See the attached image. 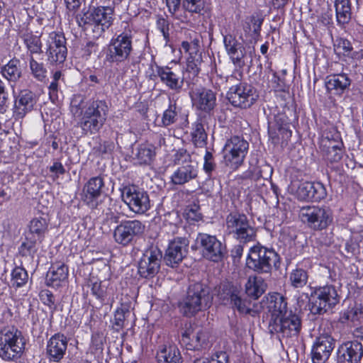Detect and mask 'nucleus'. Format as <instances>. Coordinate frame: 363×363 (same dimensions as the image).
Instances as JSON below:
<instances>
[{
	"label": "nucleus",
	"instance_id": "f257e3e1",
	"mask_svg": "<svg viewBox=\"0 0 363 363\" xmlns=\"http://www.w3.org/2000/svg\"><path fill=\"white\" fill-rule=\"evenodd\" d=\"M134 32L133 28L125 23L123 30H118L111 38L108 44L101 50L103 66L109 69L106 74L108 80L114 72L126 65L134 51Z\"/></svg>",
	"mask_w": 363,
	"mask_h": 363
},
{
	"label": "nucleus",
	"instance_id": "f03ea898",
	"mask_svg": "<svg viewBox=\"0 0 363 363\" xmlns=\"http://www.w3.org/2000/svg\"><path fill=\"white\" fill-rule=\"evenodd\" d=\"M49 220L41 216L33 218L23 233V240L18 247V254L22 257L33 259L38 253L40 245L49 233Z\"/></svg>",
	"mask_w": 363,
	"mask_h": 363
},
{
	"label": "nucleus",
	"instance_id": "7ed1b4c3",
	"mask_svg": "<svg viewBox=\"0 0 363 363\" xmlns=\"http://www.w3.org/2000/svg\"><path fill=\"white\" fill-rule=\"evenodd\" d=\"M108 113L106 100L91 99L82 111L80 126L86 134H96L104 125Z\"/></svg>",
	"mask_w": 363,
	"mask_h": 363
},
{
	"label": "nucleus",
	"instance_id": "20e7f679",
	"mask_svg": "<svg viewBox=\"0 0 363 363\" xmlns=\"http://www.w3.org/2000/svg\"><path fill=\"white\" fill-rule=\"evenodd\" d=\"M26 347L23 333L16 326H6L0 330V357L6 362L17 361Z\"/></svg>",
	"mask_w": 363,
	"mask_h": 363
},
{
	"label": "nucleus",
	"instance_id": "39448f33",
	"mask_svg": "<svg viewBox=\"0 0 363 363\" xmlns=\"http://www.w3.org/2000/svg\"><path fill=\"white\" fill-rule=\"evenodd\" d=\"M113 9L108 6H97L91 9L85 18L81 17L79 20L77 16V19L79 26H92L93 37L99 38L113 25Z\"/></svg>",
	"mask_w": 363,
	"mask_h": 363
},
{
	"label": "nucleus",
	"instance_id": "423d86ee",
	"mask_svg": "<svg viewBox=\"0 0 363 363\" xmlns=\"http://www.w3.org/2000/svg\"><path fill=\"white\" fill-rule=\"evenodd\" d=\"M212 299L208 286L201 282L191 284L182 307L184 315L187 317L194 316L203 307H210Z\"/></svg>",
	"mask_w": 363,
	"mask_h": 363
},
{
	"label": "nucleus",
	"instance_id": "0eeeda50",
	"mask_svg": "<svg viewBox=\"0 0 363 363\" xmlns=\"http://www.w3.org/2000/svg\"><path fill=\"white\" fill-rule=\"evenodd\" d=\"M277 260L278 254L274 250L257 244L250 248L245 265L258 274L269 273Z\"/></svg>",
	"mask_w": 363,
	"mask_h": 363
},
{
	"label": "nucleus",
	"instance_id": "6e6552de",
	"mask_svg": "<svg viewBox=\"0 0 363 363\" xmlns=\"http://www.w3.org/2000/svg\"><path fill=\"white\" fill-rule=\"evenodd\" d=\"M228 233L240 242L248 243L256 240L257 231L242 213L230 212L225 218Z\"/></svg>",
	"mask_w": 363,
	"mask_h": 363
},
{
	"label": "nucleus",
	"instance_id": "1a4fd4ad",
	"mask_svg": "<svg viewBox=\"0 0 363 363\" xmlns=\"http://www.w3.org/2000/svg\"><path fill=\"white\" fill-rule=\"evenodd\" d=\"M311 311L315 314H324L333 309L340 301L336 287L333 284L316 286L311 294Z\"/></svg>",
	"mask_w": 363,
	"mask_h": 363
},
{
	"label": "nucleus",
	"instance_id": "9d476101",
	"mask_svg": "<svg viewBox=\"0 0 363 363\" xmlns=\"http://www.w3.org/2000/svg\"><path fill=\"white\" fill-rule=\"evenodd\" d=\"M240 81L238 84L229 88L226 98L234 108L246 110L256 104L259 99V94L252 84L242 82V79Z\"/></svg>",
	"mask_w": 363,
	"mask_h": 363
},
{
	"label": "nucleus",
	"instance_id": "9b49d317",
	"mask_svg": "<svg viewBox=\"0 0 363 363\" xmlns=\"http://www.w3.org/2000/svg\"><path fill=\"white\" fill-rule=\"evenodd\" d=\"M205 0H166L168 11L172 17L182 23H188L191 16L203 15L205 13Z\"/></svg>",
	"mask_w": 363,
	"mask_h": 363
},
{
	"label": "nucleus",
	"instance_id": "f8f14e48",
	"mask_svg": "<svg viewBox=\"0 0 363 363\" xmlns=\"http://www.w3.org/2000/svg\"><path fill=\"white\" fill-rule=\"evenodd\" d=\"M120 191L123 201L132 212L144 214L150 209L149 195L143 189L135 184H127L120 188Z\"/></svg>",
	"mask_w": 363,
	"mask_h": 363
},
{
	"label": "nucleus",
	"instance_id": "ddd939ff",
	"mask_svg": "<svg viewBox=\"0 0 363 363\" xmlns=\"http://www.w3.org/2000/svg\"><path fill=\"white\" fill-rule=\"evenodd\" d=\"M299 216L303 223L314 230H323L333 221L331 211L323 207L307 206L300 210Z\"/></svg>",
	"mask_w": 363,
	"mask_h": 363
},
{
	"label": "nucleus",
	"instance_id": "4468645a",
	"mask_svg": "<svg viewBox=\"0 0 363 363\" xmlns=\"http://www.w3.org/2000/svg\"><path fill=\"white\" fill-rule=\"evenodd\" d=\"M162 258V252L157 245L151 244L147 246L138 262L140 277L147 279L153 278L160 269Z\"/></svg>",
	"mask_w": 363,
	"mask_h": 363
},
{
	"label": "nucleus",
	"instance_id": "2eb2a0df",
	"mask_svg": "<svg viewBox=\"0 0 363 363\" xmlns=\"http://www.w3.org/2000/svg\"><path fill=\"white\" fill-rule=\"evenodd\" d=\"M145 225L139 220H122L113 230V237L116 243L123 247L132 244L145 232Z\"/></svg>",
	"mask_w": 363,
	"mask_h": 363
},
{
	"label": "nucleus",
	"instance_id": "dca6fc26",
	"mask_svg": "<svg viewBox=\"0 0 363 363\" xmlns=\"http://www.w3.org/2000/svg\"><path fill=\"white\" fill-rule=\"evenodd\" d=\"M105 188V182L102 176L91 177L84 185L82 201L92 210L99 208L107 197Z\"/></svg>",
	"mask_w": 363,
	"mask_h": 363
},
{
	"label": "nucleus",
	"instance_id": "f3484780",
	"mask_svg": "<svg viewBox=\"0 0 363 363\" xmlns=\"http://www.w3.org/2000/svg\"><path fill=\"white\" fill-rule=\"evenodd\" d=\"M225 148L224 160L226 165L233 170L238 169L243 164L249 143L242 137L233 135L227 140Z\"/></svg>",
	"mask_w": 363,
	"mask_h": 363
},
{
	"label": "nucleus",
	"instance_id": "a211bd4d",
	"mask_svg": "<svg viewBox=\"0 0 363 363\" xmlns=\"http://www.w3.org/2000/svg\"><path fill=\"white\" fill-rule=\"evenodd\" d=\"M196 240L200 253L204 259L213 262H218L223 259L226 247L216 235L200 233Z\"/></svg>",
	"mask_w": 363,
	"mask_h": 363
},
{
	"label": "nucleus",
	"instance_id": "6ab92c4d",
	"mask_svg": "<svg viewBox=\"0 0 363 363\" xmlns=\"http://www.w3.org/2000/svg\"><path fill=\"white\" fill-rule=\"evenodd\" d=\"M223 43L227 54L233 64L235 66V69L233 72L231 77L240 80L243 77V67L245 65V48L231 34L223 36Z\"/></svg>",
	"mask_w": 363,
	"mask_h": 363
},
{
	"label": "nucleus",
	"instance_id": "aec40b11",
	"mask_svg": "<svg viewBox=\"0 0 363 363\" xmlns=\"http://www.w3.org/2000/svg\"><path fill=\"white\" fill-rule=\"evenodd\" d=\"M301 327V318L291 311L281 317L278 321H274L273 324L268 325V329L271 334H277L283 338H288L298 337Z\"/></svg>",
	"mask_w": 363,
	"mask_h": 363
},
{
	"label": "nucleus",
	"instance_id": "412c9836",
	"mask_svg": "<svg viewBox=\"0 0 363 363\" xmlns=\"http://www.w3.org/2000/svg\"><path fill=\"white\" fill-rule=\"evenodd\" d=\"M262 307L269 320L268 325L273 324L287 313V300L283 295L278 292L269 293L262 301Z\"/></svg>",
	"mask_w": 363,
	"mask_h": 363
},
{
	"label": "nucleus",
	"instance_id": "4be33fe9",
	"mask_svg": "<svg viewBox=\"0 0 363 363\" xmlns=\"http://www.w3.org/2000/svg\"><path fill=\"white\" fill-rule=\"evenodd\" d=\"M155 72L150 75V79H160V82L177 93H179L184 86V78L179 72L174 70L169 65H159L155 64Z\"/></svg>",
	"mask_w": 363,
	"mask_h": 363
},
{
	"label": "nucleus",
	"instance_id": "5701e85b",
	"mask_svg": "<svg viewBox=\"0 0 363 363\" xmlns=\"http://www.w3.org/2000/svg\"><path fill=\"white\" fill-rule=\"evenodd\" d=\"M67 40L63 33L52 31L49 34L46 54L50 64L63 63L67 57Z\"/></svg>",
	"mask_w": 363,
	"mask_h": 363
},
{
	"label": "nucleus",
	"instance_id": "b1692460",
	"mask_svg": "<svg viewBox=\"0 0 363 363\" xmlns=\"http://www.w3.org/2000/svg\"><path fill=\"white\" fill-rule=\"evenodd\" d=\"M13 94V117L16 121L23 119L34 108L38 101L36 94L30 89H22Z\"/></svg>",
	"mask_w": 363,
	"mask_h": 363
},
{
	"label": "nucleus",
	"instance_id": "393cba45",
	"mask_svg": "<svg viewBox=\"0 0 363 363\" xmlns=\"http://www.w3.org/2000/svg\"><path fill=\"white\" fill-rule=\"evenodd\" d=\"M191 97L196 109L205 114H212L217 106V93L209 88H197Z\"/></svg>",
	"mask_w": 363,
	"mask_h": 363
},
{
	"label": "nucleus",
	"instance_id": "a878e982",
	"mask_svg": "<svg viewBox=\"0 0 363 363\" xmlns=\"http://www.w3.org/2000/svg\"><path fill=\"white\" fill-rule=\"evenodd\" d=\"M188 117V111L178 105L176 101L169 99L168 106L163 111L158 125L162 128H168L179 121L181 128H186L189 124Z\"/></svg>",
	"mask_w": 363,
	"mask_h": 363
},
{
	"label": "nucleus",
	"instance_id": "bb28decb",
	"mask_svg": "<svg viewBox=\"0 0 363 363\" xmlns=\"http://www.w3.org/2000/svg\"><path fill=\"white\" fill-rule=\"evenodd\" d=\"M362 358L363 345L357 340L343 342L337 347V363H361Z\"/></svg>",
	"mask_w": 363,
	"mask_h": 363
},
{
	"label": "nucleus",
	"instance_id": "cd10ccee",
	"mask_svg": "<svg viewBox=\"0 0 363 363\" xmlns=\"http://www.w3.org/2000/svg\"><path fill=\"white\" fill-rule=\"evenodd\" d=\"M335 340L328 334H322L315 338L311 349L313 363H325L335 347Z\"/></svg>",
	"mask_w": 363,
	"mask_h": 363
},
{
	"label": "nucleus",
	"instance_id": "c85d7f7f",
	"mask_svg": "<svg viewBox=\"0 0 363 363\" xmlns=\"http://www.w3.org/2000/svg\"><path fill=\"white\" fill-rule=\"evenodd\" d=\"M189 243V242L186 238L177 237L172 240L169 242L165 252L164 259L167 265L177 267L186 257Z\"/></svg>",
	"mask_w": 363,
	"mask_h": 363
},
{
	"label": "nucleus",
	"instance_id": "c756f323",
	"mask_svg": "<svg viewBox=\"0 0 363 363\" xmlns=\"http://www.w3.org/2000/svg\"><path fill=\"white\" fill-rule=\"evenodd\" d=\"M319 151L325 164L331 170H337L346 155L344 143L320 147Z\"/></svg>",
	"mask_w": 363,
	"mask_h": 363
},
{
	"label": "nucleus",
	"instance_id": "7c9ffc66",
	"mask_svg": "<svg viewBox=\"0 0 363 363\" xmlns=\"http://www.w3.org/2000/svg\"><path fill=\"white\" fill-rule=\"evenodd\" d=\"M207 337L202 329L196 330L192 325L186 323L181 333V342L188 350H201L206 345Z\"/></svg>",
	"mask_w": 363,
	"mask_h": 363
},
{
	"label": "nucleus",
	"instance_id": "2f4dec72",
	"mask_svg": "<svg viewBox=\"0 0 363 363\" xmlns=\"http://www.w3.org/2000/svg\"><path fill=\"white\" fill-rule=\"evenodd\" d=\"M69 277V267L63 262L51 264L45 277L47 286L57 289L66 284Z\"/></svg>",
	"mask_w": 363,
	"mask_h": 363
},
{
	"label": "nucleus",
	"instance_id": "473e14b6",
	"mask_svg": "<svg viewBox=\"0 0 363 363\" xmlns=\"http://www.w3.org/2000/svg\"><path fill=\"white\" fill-rule=\"evenodd\" d=\"M68 341L69 339L62 333H56L50 337L46 345L50 362H60L66 353Z\"/></svg>",
	"mask_w": 363,
	"mask_h": 363
},
{
	"label": "nucleus",
	"instance_id": "72a5a7b5",
	"mask_svg": "<svg viewBox=\"0 0 363 363\" xmlns=\"http://www.w3.org/2000/svg\"><path fill=\"white\" fill-rule=\"evenodd\" d=\"M298 197L301 200L311 202H319L326 195V189L321 182H301L296 190Z\"/></svg>",
	"mask_w": 363,
	"mask_h": 363
},
{
	"label": "nucleus",
	"instance_id": "f704fd0d",
	"mask_svg": "<svg viewBox=\"0 0 363 363\" xmlns=\"http://www.w3.org/2000/svg\"><path fill=\"white\" fill-rule=\"evenodd\" d=\"M198 43H194L192 45L186 40L181 43V49L185 52L189 53L186 60V71L192 74L193 77H197L201 72V65L203 62L201 52L198 49Z\"/></svg>",
	"mask_w": 363,
	"mask_h": 363
},
{
	"label": "nucleus",
	"instance_id": "c9c22d12",
	"mask_svg": "<svg viewBox=\"0 0 363 363\" xmlns=\"http://www.w3.org/2000/svg\"><path fill=\"white\" fill-rule=\"evenodd\" d=\"M313 267L312 259L303 258L289 274V281L294 288H303L308 280V272Z\"/></svg>",
	"mask_w": 363,
	"mask_h": 363
},
{
	"label": "nucleus",
	"instance_id": "e433bc0d",
	"mask_svg": "<svg viewBox=\"0 0 363 363\" xmlns=\"http://www.w3.org/2000/svg\"><path fill=\"white\" fill-rule=\"evenodd\" d=\"M352 80L348 74L342 72L329 74L325 82L327 92L339 96L349 89Z\"/></svg>",
	"mask_w": 363,
	"mask_h": 363
},
{
	"label": "nucleus",
	"instance_id": "4c0bfd02",
	"mask_svg": "<svg viewBox=\"0 0 363 363\" xmlns=\"http://www.w3.org/2000/svg\"><path fill=\"white\" fill-rule=\"evenodd\" d=\"M264 18L258 14H252L242 21V28L246 38L256 43L261 37Z\"/></svg>",
	"mask_w": 363,
	"mask_h": 363
},
{
	"label": "nucleus",
	"instance_id": "58836bf2",
	"mask_svg": "<svg viewBox=\"0 0 363 363\" xmlns=\"http://www.w3.org/2000/svg\"><path fill=\"white\" fill-rule=\"evenodd\" d=\"M198 167L192 164L179 167L171 176V182L175 185H183L198 177Z\"/></svg>",
	"mask_w": 363,
	"mask_h": 363
},
{
	"label": "nucleus",
	"instance_id": "ea45409f",
	"mask_svg": "<svg viewBox=\"0 0 363 363\" xmlns=\"http://www.w3.org/2000/svg\"><path fill=\"white\" fill-rule=\"evenodd\" d=\"M338 320L342 324L361 323L363 320V305L354 301H350L347 307L340 312Z\"/></svg>",
	"mask_w": 363,
	"mask_h": 363
},
{
	"label": "nucleus",
	"instance_id": "a19ab883",
	"mask_svg": "<svg viewBox=\"0 0 363 363\" xmlns=\"http://www.w3.org/2000/svg\"><path fill=\"white\" fill-rule=\"evenodd\" d=\"M267 284L261 277L250 276L245 286L247 296L253 300H257L267 289Z\"/></svg>",
	"mask_w": 363,
	"mask_h": 363
},
{
	"label": "nucleus",
	"instance_id": "79ce46f5",
	"mask_svg": "<svg viewBox=\"0 0 363 363\" xmlns=\"http://www.w3.org/2000/svg\"><path fill=\"white\" fill-rule=\"evenodd\" d=\"M21 38L27 50L28 57L43 53V43L40 35L34 34L31 30H26L21 34Z\"/></svg>",
	"mask_w": 363,
	"mask_h": 363
},
{
	"label": "nucleus",
	"instance_id": "37998d69",
	"mask_svg": "<svg viewBox=\"0 0 363 363\" xmlns=\"http://www.w3.org/2000/svg\"><path fill=\"white\" fill-rule=\"evenodd\" d=\"M157 363H181L182 357L176 345H163L157 352Z\"/></svg>",
	"mask_w": 363,
	"mask_h": 363
},
{
	"label": "nucleus",
	"instance_id": "c03bdc74",
	"mask_svg": "<svg viewBox=\"0 0 363 363\" xmlns=\"http://www.w3.org/2000/svg\"><path fill=\"white\" fill-rule=\"evenodd\" d=\"M334 7L337 24H347L352 16L350 0H334Z\"/></svg>",
	"mask_w": 363,
	"mask_h": 363
},
{
	"label": "nucleus",
	"instance_id": "a18cd8bd",
	"mask_svg": "<svg viewBox=\"0 0 363 363\" xmlns=\"http://www.w3.org/2000/svg\"><path fill=\"white\" fill-rule=\"evenodd\" d=\"M1 74L9 82L16 83L22 76L20 60L16 57L11 59L1 67Z\"/></svg>",
	"mask_w": 363,
	"mask_h": 363
},
{
	"label": "nucleus",
	"instance_id": "49530a36",
	"mask_svg": "<svg viewBox=\"0 0 363 363\" xmlns=\"http://www.w3.org/2000/svg\"><path fill=\"white\" fill-rule=\"evenodd\" d=\"M30 74L38 82H43L47 79L48 70L43 59H37L34 56L28 57Z\"/></svg>",
	"mask_w": 363,
	"mask_h": 363
},
{
	"label": "nucleus",
	"instance_id": "de8ad7c7",
	"mask_svg": "<svg viewBox=\"0 0 363 363\" xmlns=\"http://www.w3.org/2000/svg\"><path fill=\"white\" fill-rule=\"evenodd\" d=\"M191 141L195 147H203L207 145L208 134L201 118H197L191 124Z\"/></svg>",
	"mask_w": 363,
	"mask_h": 363
},
{
	"label": "nucleus",
	"instance_id": "09e8293b",
	"mask_svg": "<svg viewBox=\"0 0 363 363\" xmlns=\"http://www.w3.org/2000/svg\"><path fill=\"white\" fill-rule=\"evenodd\" d=\"M343 143L341 133L334 125L327 126L322 130L321 135L318 139V147L332 145L334 144H340Z\"/></svg>",
	"mask_w": 363,
	"mask_h": 363
},
{
	"label": "nucleus",
	"instance_id": "8fccbe9b",
	"mask_svg": "<svg viewBox=\"0 0 363 363\" xmlns=\"http://www.w3.org/2000/svg\"><path fill=\"white\" fill-rule=\"evenodd\" d=\"M156 155L155 147L148 143H141L137 148L135 157L140 164H150Z\"/></svg>",
	"mask_w": 363,
	"mask_h": 363
},
{
	"label": "nucleus",
	"instance_id": "3c124183",
	"mask_svg": "<svg viewBox=\"0 0 363 363\" xmlns=\"http://www.w3.org/2000/svg\"><path fill=\"white\" fill-rule=\"evenodd\" d=\"M28 281L27 270L22 266H15L11 272V284L16 289L23 287Z\"/></svg>",
	"mask_w": 363,
	"mask_h": 363
},
{
	"label": "nucleus",
	"instance_id": "603ef678",
	"mask_svg": "<svg viewBox=\"0 0 363 363\" xmlns=\"http://www.w3.org/2000/svg\"><path fill=\"white\" fill-rule=\"evenodd\" d=\"M273 119L278 132L282 135H286L287 138L291 137L292 131L290 130L291 120L284 111L274 113Z\"/></svg>",
	"mask_w": 363,
	"mask_h": 363
},
{
	"label": "nucleus",
	"instance_id": "864d4df0",
	"mask_svg": "<svg viewBox=\"0 0 363 363\" xmlns=\"http://www.w3.org/2000/svg\"><path fill=\"white\" fill-rule=\"evenodd\" d=\"M238 294L239 292L235 289L230 292L229 297L230 303L240 314L246 315L250 313L251 311V302L247 299L242 298Z\"/></svg>",
	"mask_w": 363,
	"mask_h": 363
},
{
	"label": "nucleus",
	"instance_id": "5fc2aeb1",
	"mask_svg": "<svg viewBox=\"0 0 363 363\" xmlns=\"http://www.w3.org/2000/svg\"><path fill=\"white\" fill-rule=\"evenodd\" d=\"M91 294L94 296L103 306L106 304V300L109 294L108 286L102 281H90Z\"/></svg>",
	"mask_w": 363,
	"mask_h": 363
},
{
	"label": "nucleus",
	"instance_id": "6e6d98bb",
	"mask_svg": "<svg viewBox=\"0 0 363 363\" xmlns=\"http://www.w3.org/2000/svg\"><path fill=\"white\" fill-rule=\"evenodd\" d=\"M334 51L337 55L353 58V47L350 40L337 37L333 43Z\"/></svg>",
	"mask_w": 363,
	"mask_h": 363
},
{
	"label": "nucleus",
	"instance_id": "4d7b16f0",
	"mask_svg": "<svg viewBox=\"0 0 363 363\" xmlns=\"http://www.w3.org/2000/svg\"><path fill=\"white\" fill-rule=\"evenodd\" d=\"M259 160L257 157L250 159L249 164L250 167L247 170L243 172L240 175V179L242 180H254L258 181L263 177L262 170L257 165Z\"/></svg>",
	"mask_w": 363,
	"mask_h": 363
},
{
	"label": "nucleus",
	"instance_id": "13d9d810",
	"mask_svg": "<svg viewBox=\"0 0 363 363\" xmlns=\"http://www.w3.org/2000/svg\"><path fill=\"white\" fill-rule=\"evenodd\" d=\"M105 342L106 337L103 332L97 330L92 333L89 346L91 352L94 354H103Z\"/></svg>",
	"mask_w": 363,
	"mask_h": 363
},
{
	"label": "nucleus",
	"instance_id": "bf43d9fd",
	"mask_svg": "<svg viewBox=\"0 0 363 363\" xmlns=\"http://www.w3.org/2000/svg\"><path fill=\"white\" fill-rule=\"evenodd\" d=\"M184 218L189 225H193L202 220L203 216L200 212V206L196 204L186 206L184 213Z\"/></svg>",
	"mask_w": 363,
	"mask_h": 363
},
{
	"label": "nucleus",
	"instance_id": "052dcab7",
	"mask_svg": "<svg viewBox=\"0 0 363 363\" xmlns=\"http://www.w3.org/2000/svg\"><path fill=\"white\" fill-rule=\"evenodd\" d=\"M38 296L41 303L48 307L50 312L54 313L57 310L56 298L51 291L47 289H42L40 291Z\"/></svg>",
	"mask_w": 363,
	"mask_h": 363
},
{
	"label": "nucleus",
	"instance_id": "680f3d73",
	"mask_svg": "<svg viewBox=\"0 0 363 363\" xmlns=\"http://www.w3.org/2000/svg\"><path fill=\"white\" fill-rule=\"evenodd\" d=\"M193 363H229V357L226 352L218 351L211 357L198 358Z\"/></svg>",
	"mask_w": 363,
	"mask_h": 363
},
{
	"label": "nucleus",
	"instance_id": "e2e57ef3",
	"mask_svg": "<svg viewBox=\"0 0 363 363\" xmlns=\"http://www.w3.org/2000/svg\"><path fill=\"white\" fill-rule=\"evenodd\" d=\"M128 311V310H125L121 307L117 308L114 311V317L111 324L115 331L120 332L123 328L125 320V312Z\"/></svg>",
	"mask_w": 363,
	"mask_h": 363
},
{
	"label": "nucleus",
	"instance_id": "0e129e2a",
	"mask_svg": "<svg viewBox=\"0 0 363 363\" xmlns=\"http://www.w3.org/2000/svg\"><path fill=\"white\" fill-rule=\"evenodd\" d=\"M174 164H191V155L185 148H179L173 155Z\"/></svg>",
	"mask_w": 363,
	"mask_h": 363
},
{
	"label": "nucleus",
	"instance_id": "69168bd1",
	"mask_svg": "<svg viewBox=\"0 0 363 363\" xmlns=\"http://www.w3.org/2000/svg\"><path fill=\"white\" fill-rule=\"evenodd\" d=\"M9 106V94L5 83L0 79V113L6 112Z\"/></svg>",
	"mask_w": 363,
	"mask_h": 363
},
{
	"label": "nucleus",
	"instance_id": "338daca9",
	"mask_svg": "<svg viewBox=\"0 0 363 363\" xmlns=\"http://www.w3.org/2000/svg\"><path fill=\"white\" fill-rule=\"evenodd\" d=\"M203 160V169L204 172L208 175V177H211L212 172L216 167V163L215 162L213 153L208 150H206Z\"/></svg>",
	"mask_w": 363,
	"mask_h": 363
},
{
	"label": "nucleus",
	"instance_id": "774afa93",
	"mask_svg": "<svg viewBox=\"0 0 363 363\" xmlns=\"http://www.w3.org/2000/svg\"><path fill=\"white\" fill-rule=\"evenodd\" d=\"M156 27L161 32L165 43H168L170 40L169 21L162 16H159L156 21Z\"/></svg>",
	"mask_w": 363,
	"mask_h": 363
}]
</instances>
